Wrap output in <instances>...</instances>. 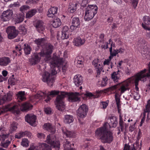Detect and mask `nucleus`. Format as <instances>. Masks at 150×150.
Instances as JSON below:
<instances>
[{
  "label": "nucleus",
  "mask_w": 150,
  "mask_h": 150,
  "mask_svg": "<svg viewBox=\"0 0 150 150\" xmlns=\"http://www.w3.org/2000/svg\"><path fill=\"white\" fill-rule=\"evenodd\" d=\"M85 42V39H82L80 37H78L74 39L73 43L76 46H80L83 45Z\"/></svg>",
  "instance_id": "23"
},
{
  "label": "nucleus",
  "mask_w": 150,
  "mask_h": 150,
  "mask_svg": "<svg viewBox=\"0 0 150 150\" xmlns=\"http://www.w3.org/2000/svg\"><path fill=\"white\" fill-rule=\"evenodd\" d=\"M24 16L22 14H20L16 16L14 18V21L16 23H20L22 22L24 20Z\"/></svg>",
  "instance_id": "32"
},
{
  "label": "nucleus",
  "mask_w": 150,
  "mask_h": 150,
  "mask_svg": "<svg viewBox=\"0 0 150 150\" xmlns=\"http://www.w3.org/2000/svg\"><path fill=\"white\" fill-rule=\"evenodd\" d=\"M40 56L39 53L35 54L33 57L29 59V61L31 65H35L39 62L40 60V58L39 57Z\"/></svg>",
  "instance_id": "20"
},
{
  "label": "nucleus",
  "mask_w": 150,
  "mask_h": 150,
  "mask_svg": "<svg viewBox=\"0 0 150 150\" xmlns=\"http://www.w3.org/2000/svg\"><path fill=\"white\" fill-rule=\"evenodd\" d=\"M24 50L25 53L26 54H29L30 53V52L31 50L30 46L26 44L24 45Z\"/></svg>",
  "instance_id": "41"
},
{
  "label": "nucleus",
  "mask_w": 150,
  "mask_h": 150,
  "mask_svg": "<svg viewBox=\"0 0 150 150\" xmlns=\"http://www.w3.org/2000/svg\"><path fill=\"white\" fill-rule=\"evenodd\" d=\"M73 82L75 85L77 86L81 85L83 83L82 76L80 74L75 75L74 78Z\"/></svg>",
  "instance_id": "17"
},
{
  "label": "nucleus",
  "mask_w": 150,
  "mask_h": 150,
  "mask_svg": "<svg viewBox=\"0 0 150 150\" xmlns=\"http://www.w3.org/2000/svg\"><path fill=\"white\" fill-rule=\"evenodd\" d=\"M42 80L43 82L47 83L49 86H51L54 81V76L48 72H45L42 75Z\"/></svg>",
  "instance_id": "7"
},
{
  "label": "nucleus",
  "mask_w": 150,
  "mask_h": 150,
  "mask_svg": "<svg viewBox=\"0 0 150 150\" xmlns=\"http://www.w3.org/2000/svg\"><path fill=\"white\" fill-rule=\"evenodd\" d=\"M64 149L66 150H74V149L71 147V144L69 141L65 140L63 143Z\"/></svg>",
  "instance_id": "28"
},
{
  "label": "nucleus",
  "mask_w": 150,
  "mask_h": 150,
  "mask_svg": "<svg viewBox=\"0 0 150 150\" xmlns=\"http://www.w3.org/2000/svg\"><path fill=\"white\" fill-rule=\"evenodd\" d=\"M120 121L119 122V124L120 127H118L117 129L118 130V132H117V134L119 135L120 133V128L121 130V132H123L124 130V122L122 120V117L121 116H120L119 117Z\"/></svg>",
  "instance_id": "25"
},
{
  "label": "nucleus",
  "mask_w": 150,
  "mask_h": 150,
  "mask_svg": "<svg viewBox=\"0 0 150 150\" xmlns=\"http://www.w3.org/2000/svg\"><path fill=\"white\" fill-rule=\"evenodd\" d=\"M88 4V1L87 0H83L81 4V6L83 7H85L86 5Z\"/></svg>",
  "instance_id": "60"
},
{
  "label": "nucleus",
  "mask_w": 150,
  "mask_h": 150,
  "mask_svg": "<svg viewBox=\"0 0 150 150\" xmlns=\"http://www.w3.org/2000/svg\"><path fill=\"white\" fill-rule=\"evenodd\" d=\"M142 78H143V76H142V71H141L140 72L138 73L136 75V78L134 81L135 88L137 91H138L139 89L138 87L137 86L138 85L139 82V81H141V79Z\"/></svg>",
  "instance_id": "19"
},
{
  "label": "nucleus",
  "mask_w": 150,
  "mask_h": 150,
  "mask_svg": "<svg viewBox=\"0 0 150 150\" xmlns=\"http://www.w3.org/2000/svg\"><path fill=\"white\" fill-rule=\"evenodd\" d=\"M133 95L134 99L137 100L139 98L140 95L137 92H135L133 93Z\"/></svg>",
  "instance_id": "56"
},
{
  "label": "nucleus",
  "mask_w": 150,
  "mask_h": 150,
  "mask_svg": "<svg viewBox=\"0 0 150 150\" xmlns=\"http://www.w3.org/2000/svg\"><path fill=\"white\" fill-rule=\"evenodd\" d=\"M19 32L23 35H25L27 33V30L23 25H20L18 27Z\"/></svg>",
  "instance_id": "39"
},
{
  "label": "nucleus",
  "mask_w": 150,
  "mask_h": 150,
  "mask_svg": "<svg viewBox=\"0 0 150 150\" xmlns=\"http://www.w3.org/2000/svg\"><path fill=\"white\" fill-rule=\"evenodd\" d=\"M13 95V92L12 91H9L6 95L8 99V101H10L11 100L12 97Z\"/></svg>",
  "instance_id": "51"
},
{
  "label": "nucleus",
  "mask_w": 150,
  "mask_h": 150,
  "mask_svg": "<svg viewBox=\"0 0 150 150\" xmlns=\"http://www.w3.org/2000/svg\"><path fill=\"white\" fill-rule=\"evenodd\" d=\"M130 82L129 80L125 81L120 83H119L117 85H114L107 88L104 90L105 92L112 91L116 89L118 86H120V88L119 89L121 91V93H124L127 90H129V88L128 87Z\"/></svg>",
  "instance_id": "5"
},
{
  "label": "nucleus",
  "mask_w": 150,
  "mask_h": 150,
  "mask_svg": "<svg viewBox=\"0 0 150 150\" xmlns=\"http://www.w3.org/2000/svg\"><path fill=\"white\" fill-rule=\"evenodd\" d=\"M122 72L118 70L117 71L114 72L111 74V79L114 81L117 82L118 80L120 79L121 75H122Z\"/></svg>",
  "instance_id": "15"
},
{
  "label": "nucleus",
  "mask_w": 150,
  "mask_h": 150,
  "mask_svg": "<svg viewBox=\"0 0 150 150\" xmlns=\"http://www.w3.org/2000/svg\"><path fill=\"white\" fill-rule=\"evenodd\" d=\"M85 94L87 96H88L90 97H93L94 98L98 97V96L97 97L95 96L93 94L91 93H86Z\"/></svg>",
  "instance_id": "62"
},
{
  "label": "nucleus",
  "mask_w": 150,
  "mask_h": 150,
  "mask_svg": "<svg viewBox=\"0 0 150 150\" xmlns=\"http://www.w3.org/2000/svg\"><path fill=\"white\" fill-rule=\"evenodd\" d=\"M43 49L39 53L40 57H45V60L51 63V67L54 65L57 66L58 63H60L62 61V58H60L53 54V56L51 58V54L54 49L53 46L49 43L45 44L42 47Z\"/></svg>",
  "instance_id": "2"
},
{
  "label": "nucleus",
  "mask_w": 150,
  "mask_h": 150,
  "mask_svg": "<svg viewBox=\"0 0 150 150\" xmlns=\"http://www.w3.org/2000/svg\"><path fill=\"white\" fill-rule=\"evenodd\" d=\"M98 7L96 5H88L86 9L84 19L85 21H89L92 19L97 13Z\"/></svg>",
  "instance_id": "6"
},
{
  "label": "nucleus",
  "mask_w": 150,
  "mask_h": 150,
  "mask_svg": "<svg viewBox=\"0 0 150 150\" xmlns=\"http://www.w3.org/2000/svg\"><path fill=\"white\" fill-rule=\"evenodd\" d=\"M61 24L60 19L57 18H56L53 20L52 25L54 28H57L61 25Z\"/></svg>",
  "instance_id": "27"
},
{
  "label": "nucleus",
  "mask_w": 150,
  "mask_h": 150,
  "mask_svg": "<svg viewBox=\"0 0 150 150\" xmlns=\"http://www.w3.org/2000/svg\"><path fill=\"white\" fill-rule=\"evenodd\" d=\"M13 14V11L12 10H8L3 12L1 17L4 21H9L11 18Z\"/></svg>",
  "instance_id": "13"
},
{
  "label": "nucleus",
  "mask_w": 150,
  "mask_h": 150,
  "mask_svg": "<svg viewBox=\"0 0 150 150\" xmlns=\"http://www.w3.org/2000/svg\"><path fill=\"white\" fill-rule=\"evenodd\" d=\"M35 27L37 30L41 33L45 29V25L43 22L40 20L37 21L36 23Z\"/></svg>",
  "instance_id": "16"
},
{
  "label": "nucleus",
  "mask_w": 150,
  "mask_h": 150,
  "mask_svg": "<svg viewBox=\"0 0 150 150\" xmlns=\"http://www.w3.org/2000/svg\"><path fill=\"white\" fill-rule=\"evenodd\" d=\"M94 67L96 68V69H103L102 66V65H101L100 64H97V65H95Z\"/></svg>",
  "instance_id": "64"
},
{
  "label": "nucleus",
  "mask_w": 150,
  "mask_h": 150,
  "mask_svg": "<svg viewBox=\"0 0 150 150\" xmlns=\"http://www.w3.org/2000/svg\"><path fill=\"white\" fill-rule=\"evenodd\" d=\"M25 92L24 91H19L17 95V98L18 101L20 102L21 101L24 100L25 99Z\"/></svg>",
  "instance_id": "24"
},
{
  "label": "nucleus",
  "mask_w": 150,
  "mask_h": 150,
  "mask_svg": "<svg viewBox=\"0 0 150 150\" xmlns=\"http://www.w3.org/2000/svg\"><path fill=\"white\" fill-rule=\"evenodd\" d=\"M44 110L45 113L47 114H51L53 113L52 109L50 107L44 108Z\"/></svg>",
  "instance_id": "49"
},
{
  "label": "nucleus",
  "mask_w": 150,
  "mask_h": 150,
  "mask_svg": "<svg viewBox=\"0 0 150 150\" xmlns=\"http://www.w3.org/2000/svg\"><path fill=\"white\" fill-rule=\"evenodd\" d=\"M49 95L45 92H38L37 94L33 97V98L36 99H40L42 97H45L47 96V98L45 100L47 103L51 99L49 96H54L56 95H58L56 98V108L59 111L63 112L65 108V106L64 102V99L66 95L69 96V100L70 102H75L80 101V98L78 97L80 95L79 93H72L68 94L67 93L64 92H61L60 93L59 91H52L49 92Z\"/></svg>",
  "instance_id": "1"
},
{
  "label": "nucleus",
  "mask_w": 150,
  "mask_h": 150,
  "mask_svg": "<svg viewBox=\"0 0 150 150\" xmlns=\"http://www.w3.org/2000/svg\"><path fill=\"white\" fill-rule=\"evenodd\" d=\"M10 142L8 140H7L6 142L3 143L2 142L1 143V146L4 148H7L10 144Z\"/></svg>",
  "instance_id": "48"
},
{
  "label": "nucleus",
  "mask_w": 150,
  "mask_h": 150,
  "mask_svg": "<svg viewBox=\"0 0 150 150\" xmlns=\"http://www.w3.org/2000/svg\"><path fill=\"white\" fill-rule=\"evenodd\" d=\"M150 112V100H149L147 103L146 109L144 110V112H143V117H146V113L147 112L149 113Z\"/></svg>",
  "instance_id": "37"
},
{
  "label": "nucleus",
  "mask_w": 150,
  "mask_h": 150,
  "mask_svg": "<svg viewBox=\"0 0 150 150\" xmlns=\"http://www.w3.org/2000/svg\"><path fill=\"white\" fill-rule=\"evenodd\" d=\"M6 32L8 34L9 39H12L15 38L18 35V31L14 26H9L6 30Z\"/></svg>",
  "instance_id": "12"
},
{
  "label": "nucleus",
  "mask_w": 150,
  "mask_h": 150,
  "mask_svg": "<svg viewBox=\"0 0 150 150\" xmlns=\"http://www.w3.org/2000/svg\"><path fill=\"white\" fill-rule=\"evenodd\" d=\"M21 132L22 134L23 137L25 136L29 137L30 136L31 133L25 131V132Z\"/></svg>",
  "instance_id": "54"
},
{
  "label": "nucleus",
  "mask_w": 150,
  "mask_h": 150,
  "mask_svg": "<svg viewBox=\"0 0 150 150\" xmlns=\"http://www.w3.org/2000/svg\"><path fill=\"white\" fill-rule=\"evenodd\" d=\"M36 12V9H33L29 11L26 14V18H31L35 15Z\"/></svg>",
  "instance_id": "35"
},
{
  "label": "nucleus",
  "mask_w": 150,
  "mask_h": 150,
  "mask_svg": "<svg viewBox=\"0 0 150 150\" xmlns=\"http://www.w3.org/2000/svg\"><path fill=\"white\" fill-rule=\"evenodd\" d=\"M142 76L141 81L144 82L147 80L148 79H149V83L148 85V88L150 89V64L148 66L147 69H145L142 71Z\"/></svg>",
  "instance_id": "11"
},
{
  "label": "nucleus",
  "mask_w": 150,
  "mask_h": 150,
  "mask_svg": "<svg viewBox=\"0 0 150 150\" xmlns=\"http://www.w3.org/2000/svg\"><path fill=\"white\" fill-rule=\"evenodd\" d=\"M63 132L67 137H72L74 136V133L73 132L67 130L64 132L63 131Z\"/></svg>",
  "instance_id": "42"
},
{
  "label": "nucleus",
  "mask_w": 150,
  "mask_h": 150,
  "mask_svg": "<svg viewBox=\"0 0 150 150\" xmlns=\"http://www.w3.org/2000/svg\"><path fill=\"white\" fill-rule=\"evenodd\" d=\"M25 118L26 121L31 125H34L36 119V117L35 115L31 114H28L25 116Z\"/></svg>",
  "instance_id": "14"
},
{
  "label": "nucleus",
  "mask_w": 150,
  "mask_h": 150,
  "mask_svg": "<svg viewBox=\"0 0 150 150\" xmlns=\"http://www.w3.org/2000/svg\"><path fill=\"white\" fill-rule=\"evenodd\" d=\"M15 137L16 138L20 139L23 136L21 132H20L19 133L17 134H16Z\"/></svg>",
  "instance_id": "63"
},
{
  "label": "nucleus",
  "mask_w": 150,
  "mask_h": 150,
  "mask_svg": "<svg viewBox=\"0 0 150 150\" xmlns=\"http://www.w3.org/2000/svg\"><path fill=\"white\" fill-rule=\"evenodd\" d=\"M39 146L42 148V150H51L50 146L45 143L41 144Z\"/></svg>",
  "instance_id": "40"
},
{
  "label": "nucleus",
  "mask_w": 150,
  "mask_h": 150,
  "mask_svg": "<svg viewBox=\"0 0 150 150\" xmlns=\"http://www.w3.org/2000/svg\"><path fill=\"white\" fill-rule=\"evenodd\" d=\"M142 141H141V142L140 143V145H139V141L137 140L135 144L136 145V148L138 149L139 148V149H140L141 148V145H142Z\"/></svg>",
  "instance_id": "57"
},
{
  "label": "nucleus",
  "mask_w": 150,
  "mask_h": 150,
  "mask_svg": "<svg viewBox=\"0 0 150 150\" xmlns=\"http://www.w3.org/2000/svg\"><path fill=\"white\" fill-rule=\"evenodd\" d=\"M18 106L16 103H10L5 106V108L8 111H11L14 113L18 114L20 112V109H22V111L28 110L32 109L33 105L28 102L23 103L19 104Z\"/></svg>",
  "instance_id": "4"
},
{
  "label": "nucleus",
  "mask_w": 150,
  "mask_h": 150,
  "mask_svg": "<svg viewBox=\"0 0 150 150\" xmlns=\"http://www.w3.org/2000/svg\"><path fill=\"white\" fill-rule=\"evenodd\" d=\"M73 121V117L72 115H67L65 116L64 121L66 123L70 124Z\"/></svg>",
  "instance_id": "30"
},
{
  "label": "nucleus",
  "mask_w": 150,
  "mask_h": 150,
  "mask_svg": "<svg viewBox=\"0 0 150 150\" xmlns=\"http://www.w3.org/2000/svg\"><path fill=\"white\" fill-rule=\"evenodd\" d=\"M10 62L9 58L8 57H3L0 58V65L1 66H5L7 65Z\"/></svg>",
  "instance_id": "26"
},
{
  "label": "nucleus",
  "mask_w": 150,
  "mask_h": 150,
  "mask_svg": "<svg viewBox=\"0 0 150 150\" xmlns=\"http://www.w3.org/2000/svg\"><path fill=\"white\" fill-rule=\"evenodd\" d=\"M108 78L105 76L103 78L100 85L102 87L106 86L108 83Z\"/></svg>",
  "instance_id": "45"
},
{
  "label": "nucleus",
  "mask_w": 150,
  "mask_h": 150,
  "mask_svg": "<svg viewBox=\"0 0 150 150\" xmlns=\"http://www.w3.org/2000/svg\"><path fill=\"white\" fill-rule=\"evenodd\" d=\"M44 128L47 130L49 131L53 134L54 133L55 129L50 123L45 124L44 125Z\"/></svg>",
  "instance_id": "29"
},
{
  "label": "nucleus",
  "mask_w": 150,
  "mask_h": 150,
  "mask_svg": "<svg viewBox=\"0 0 150 150\" xmlns=\"http://www.w3.org/2000/svg\"><path fill=\"white\" fill-rule=\"evenodd\" d=\"M143 20L145 24L146 25H150V18L149 16H145L144 17Z\"/></svg>",
  "instance_id": "44"
},
{
  "label": "nucleus",
  "mask_w": 150,
  "mask_h": 150,
  "mask_svg": "<svg viewBox=\"0 0 150 150\" xmlns=\"http://www.w3.org/2000/svg\"><path fill=\"white\" fill-rule=\"evenodd\" d=\"M55 137L49 135L46 139V142L52 145V146L55 148V150H59L60 147V143L59 142H55Z\"/></svg>",
  "instance_id": "8"
},
{
  "label": "nucleus",
  "mask_w": 150,
  "mask_h": 150,
  "mask_svg": "<svg viewBox=\"0 0 150 150\" xmlns=\"http://www.w3.org/2000/svg\"><path fill=\"white\" fill-rule=\"evenodd\" d=\"M29 142L28 140L26 139H23L21 142V145L24 147H27L29 145Z\"/></svg>",
  "instance_id": "47"
},
{
  "label": "nucleus",
  "mask_w": 150,
  "mask_h": 150,
  "mask_svg": "<svg viewBox=\"0 0 150 150\" xmlns=\"http://www.w3.org/2000/svg\"><path fill=\"white\" fill-rule=\"evenodd\" d=\"M29 8V7L27 6H23L22 7H21L20 8V11H23L25 10H26L27 9H28Z\"/></svg>",
  "instance_id": "59"
},
{
  "label": "nucleus",
  "mask_w": 150,
  "mask_h": 150,
  "mask_svg": "<svg viewBox=\"0 0 150 150\" xmlns=\"http://www.w3.org/2000/svg\"><path fill=\"white\" fill-rule=\"evenodd\" d=\"M72 24L76 27H79L80 22L78 17H74L72 20Z\"/></svg>",
  "instance_id": "31"
},
{
  "label": "nucleus",
  "mask_w": 150,
  "mask_h": 150,
  "mask_svg": "<svg viewBox=\"0 0 150 150\" xmlns=\"http://www.w3.org/2000/svg\"><path fill=\"white\" fill-rule=\"evenodd\" d=\"M119 53L118 50H113V51L111 52V53H110V54L112 56H116V55Z\"/></svg>",
  "instance_id": "55"
},
{
  "label": "nucleus",
  "mask_w": 150,
  "mask_h": 150,
  "mask_svg": "<svg viewBox=\"0 0 150 150\" xmlns=\"http://www.w3.org/2000/svg\"><path fill=\"white\" fill-rule=\"evenodd\" d=\"M63 62V59H62V61L60 63H58L57 66H55L54 65L53 66L51 67V63H50V66L51 67V68L52 69V70H51V74H50L51 75H52L53 76H54V75H55V74H57V71H56V68L58 69V67H59V66Z\"/></svg>",
  "instance_id": "34"
},
{
  "label": "nucleus",
  "mask_w": 150,
  "mask_h": 150,
  "mask_svg": "<svg viewBox=\"0 0 150 150\" xmlns=\"http://www.w3.org/2000/svg\"><path fill=\"white\" fill-rule=\"evenodd\" d=\"M106 126L107 123H105L103 127L97 129L96 133L103 143L110 144L113 140V136L112 132L108 131Z\"/></svg>",
  "instance_id": "3"
},
{
  "label": "nucleus",
  "mask_w": 150,
  "mask_h": 150,
  "mask_svg": "<svg viewBox=\"0 0 150 150\" xmlns=\"http://www.w3.org/2000/svg\"><path fill=\"white\" fill-rule=\"evenodd\" d=\"M77 5L76 4L73 5L72 6L68 8V11H69L71 13H73L76 11Z\"/></svg>",
  "instance_id": "46"
},
{
  "label": "nucleus",
  "mask_w": 150,
  "mask_h": 150,
  "mask_svg": "<svg viewBox=\"0 0 150 150\" xmlns=\"http://www.w3.org/2000/svg\"><path fill=\"white\" fill-rule=\"evenodd\" d=\"M17 124L16 122H13V123L11 125L10 127V130H11V132L12 133L14 131L16 130L17 129Z\"/></svg>",
  "instance_id": "43"
},
{
  "label": "nucleus",
  "mask_w": 150,
  "mask_h": 150,
  "mask_svg": "<svg viewBox=\"0 0 150 150\" xmlns=\"http://www.w3.org/2000/svg\"><path fill=\"white\" fill-rule=\"evenodd\" d=\"M115 96L117 108H118L119 109V106H120V99L119 98L117 97V94L116 93L115 94Z\"/></svg>",
  "instance_id": "50"
},
{
  "label": "nucleus",
  "mask_w": 150,
  "mask_h": 150,
  "mask_svg": "<svg viewBox=\"0 0 150 150\" xmlns=\"http://www.w3.org/2000/svg\"><path fill=\"white\" fill-rule=\"evenodd\" d=\"M108 105V103L107 102L103 101L101 102L100 104V107L103 109H105L106 108Z\"/></svg>",
  "instance_id": "52"
},
{
  "label": "nucleus",
  "mask_w": 150,
  "mask_h": 150,
  "mask_svg": "<svg viewBox=\"0 0 150 150\" xmlns=\"http://www.w3.org/2000/svg\"><path fill=\"white\" fill-rule=\"evenodd\" d=\"M14 75H13L12 76L10 77L8 79V84L11 86L14 85L16 84V82L17 81V79L14 78Z\"/></svg>",
  "instance_id": "33"
},
{
  "label": "nucleus",
  "mask_w": 150,
  "mask_h": 150,
  "mask_svg": "<svg viewBox=\"0 0 150 150\" xmlns=\"http://www.w3.org/2000/svg\"><path fill=\"white\" fill-rule=\"evenodd\" d=\"M35 43L38 45H41L42 46L45 44V40L44 38H42L36 40L35 41Z\"/></svg>",
  "instance_id": "36"
},
{
  "label": "nucleus",
  "mask_w": 150,
  "mask_h": 150,
  "mask_svg": "<svg viewBox=\"0 0 150 150\" xmlns=\"http://www.w3.org/2000/svg\"><path fill=\"white\" fill-rule=\"evenodd\" d=\"M99 60L98 58L95 59L92 62V63L93 65L95 66V65H97L98 62H99Z\"/></svg>",
  "instance_id": "61"
},
{
  "label": "nucleus",
  "mask_w": 150,
  "mask_h": 150,
  "mask_svg": "<svg viewBox=\"0 0 150 150\" xmlns=\"http://www.w3.org/2000/svg\"><path fill=\"white\" fill-rule=\"evenodd\" d=\"M83 61L81 60L80 58L77 57L75 59L74 63L77 64V66L79 67H82L83 64Z\"/></svg>",
  "instance_id": "38"
},
{
  "label": "nucleus",
  "mask_w": 150,
  "mask_h": 150,
  "mask_svg": "<svg viewBox=\"0 0 150 150\" xmlns=\"http://www.w3.org/2000/svg\"><path fill=\"white\" fill-rule=\"evenodd\" d=\"M88 111V106L85 104H83L79 107L77 110V115L81 118H83L86 116Z\"/></svg>",
  "instance_id": "10"
},
{
  "label": "nucleus",
  "mask_w": 150,
  "mask_h": 150,
  "mask_svg": "<svg viewBox=\"0 0 150 150\" xmlns=\"http://www.w3.org/2000/svg\"><path fill=\"white\" fill-rule=\"evenodd\" d=\"M138 3V0H133L132 4L134 8H135L137 6Z\"/></svg>",
  "instance_id": "58"
},
{
  "label": "nucleus",
  "mask_w": 150,
  "mask_h": 150,
  "mask_svg": "<svg viewBox=\"0 0 150 150\" xmlns=\"http://www.w3.org/2000/svg\"><path fill=\"white\" fill-rule=\"evenodd\" d=\"M58 8L57 7H53L50 8L48 11L47 16L49 17H53L57 13Z\"/></svg>",
  "instance_id": "21"
},
{
  "label": "nucleus",
  "mask_w": 150,
  "mask_h": 150,
  "mask_svg": "<svg viewBox=\"0 0 150 150\" xmlns=\"http://www.w3.org/2000/svg\"><path fill=\"white\" fill-rule=\"evenodd\" d=\"M8 136L6 134H2L0 135V141L3 142L7 137Z\"/></svg>",
  "instance_id": "53"
},
{
  "label": "nucleus",
  "mask_w": 150,
  "mask_h": 150,
  "mask_svg": "<svg viewBox=\"0 0 150 150\" xmlns=\"http://www.w3.org/2000/svg\"><path fill=\"white\" fill-rule=\"evenodd\" d=\"M147 42L144 39L141 38H139L138 44L141 47L143 48V51L144 52H142V54H143V56L144 57H145L144 56V55H145L146 56H147L146 58L149 57V55H148L149 52L148 47L147 46Z\"/></svg>",
  "instance_id": "9"
},
{
  "label": "nucleus",
  "mask_w": 150,
  "mask_h": 150,
  "mask_svg": "<svg viewBox=\"0 0 150 150\" xmlns=\"http://www.w3.org/2000/svg\"><path fill=\"white\" fill-rule=\"evenodd\" d=\"M69 35V28L67 26H64L62 28L61 38L62 40L67 39Z\"/></svg>",
  "instance_id": "18"
},
{
  "label": "nucleus",
  "mask_w": 150,
  "mask_h": 150,
  "mask_svg": "<svg viewBox=\"0 0 150 150\" xmlns=\"http://www.w3.org/2000/svg\"><path fill=\"white\" fill-rule=\"evenodd\" d=\"M109 120L110 122H109L108 125L110 127H116L118 123L117 121L116 117L115 116H112L109 117Z\"/></svg>",
  "instance_id": "22"
}]
</instances>
